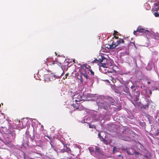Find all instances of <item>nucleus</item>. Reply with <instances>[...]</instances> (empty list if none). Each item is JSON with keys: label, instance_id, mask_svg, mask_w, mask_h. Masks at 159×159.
<instances>
[{"label": "nucleus", "instance_id": "10", "mask_svg": "<svg viewBox=\"0 0 159 159\" xmlns=\"http://www.w3.org/2000/svg\"><path fill=\"white\" fill-rule=\"evenodd\" d=\"M49 65L52 66L53 68H57L59 66V65L57 61H52L51 62Z\"/></svg>", "mask_w": 159, "mask_h": 159}, {"label": "nucleus", "instance_id": "11", "mask_svg": "<svg viewBox=\"0 0 159 159\" xmlns=\"http://www.w3.org/2000/svg\"><path fill=\"white\" fill-rule=\"evenodd\" d=\"M107 99L109 102V103L110 104L112 105H115V101L114 99L112 98L111 97H109L107 98Z\"/></svg>", "mask_w": 159, "mask_h": 159}, {"label": "nucleus", "instance_id": "46", "mask_svg": "<svg viewBox=\"0 0 159 159\" xmlns=\"http://www.w3.org/2000/svg\"><path fill=\"white\" fill-rule=\"evenodd\" d=\"M120 155H119V157H120Z\"/></svg>", "mask_w": 159, "mask_h": 159}, {"label": "nucleus", "instance_id": "44", "mask_svg": "<svg viewBox=\"0 0 159 159\" xmlns=\"http://www.w3.org/2000/svg\"><path fill=\"white\" fill-rule=\"evenodd\" d=\"M134 104V105L135 106V105H134V104Z\"/></svg>", "mask_w": 159, "mask_h": 159}, {"label": "nucleus", "instance_id": "45", "mask_svg": "<svg viewBox=\"0 0 159 159\" xmlns=\"http://www.w3.org/2000/svg\"><path fill=\"white\" fill-rule=\"evenodd\" d=\"M3 104L2 103V105H3Z\"/></svg>", "mask_w": 159, "mask_h": 159}, {"label": "nucleus", "instance_id": "28", "mask_svg": "<svg viewBox=\"0 0 159 159\" xmlns=\"http://www.w3.org/2000/svg\"><path fill=\"white\" fill-rule=\"evenodd\" d=\"M154 15L156 17L159 16V13H158L157 12H155Z\"/></svg>", "mask_w": 159, "mask_h": 159}, {"label": "nucleus", "instance_id": "21", "mask_svg": "<svg viewBox=\"0 0 159 159\" xmlns=\"http://www.w3.org/2000/svg\"><path fill=\"white\" fill-rule=\"evenodd\" d=\"M159 134V129H157L156 130V132L154 134V135L155 136H157Z\"/></svg>", "mask_w": 159, "mask_h": 159}, {"label": "nucleus", "instance_id": "12", "mask_svg": "<svg viewBox=\"0 0 159 159\" xmlns=\"http://www.w3.org/2000/svg\"><path fill=\"white\" fill-rule=\"evenodd\" d=\"M95 153L98 154H100L101 152V150L100 148L96 146L95 147Z\"/></svg>", "mask_w": 159, "mask_h": 159}, {"label": "nucleus", "instance_id": "36", "mask_svg": "<svg viewBox=\"0 0 159 159\" xmlns=\"http://www.w3.org/2000/svg\"><path fill=\"white\" fill-rule=\"evenodd\" d=\"M134 153L136 154L137 155H138L139 154V153L138 152H134V153L133 154H134Z\"/></svg>", "mask_w": 159, "mask_h": 159}, {"label": "nucleus", "instance_id": "6", "mask_svg": "<svg viewBox=\"0 0 159 159\" xmlns=\"http://www.w3.org/2000/svg\"><path fill=\"white\" fill-rule=\"evenodd\" d=\"M100 66L104 68H109L112 66V63L109 60H107L106 63L103 62L102 65Z\"/></svg>", "mask_w": 159, "mask_h": 159}, {"label": "nucleus", "instance_id": "13", "mask_svg": "<svg viewBox=\"0 0 159 159\" xmlns=\"http://www.w3.org/2000/svg\"><path fill=\"white\" fill-rule=\"evenodd\" d=\"M124 91L126 93L128 94L129 93V89L126 87H125V88L124 89Z\"/></svg>", "mask_w": 159, "mask_h": 159}, {"label": "nucleus", "instance_id": "4", "mask_svg": "<svg viewBox=\"0 0 159 159\" xmlns=\"http://www.w3.org/2000/svg\"><path fill=\"white\" fill-rule=\"evenodd\" d=\"M81 94L80 93H76L74 94L73 100L76 102H80L82 101Z\"/></svg>", "mask_w": 159, "mask_h": 159}, {"label": "nucleus", "instance_id": "42", "mask_svg": "<svg viewBox=\"0 0 159 159\" xmlns=\"http://www.w3.org/2000/svg\"><path fill=\"white\" fill-rule=\"evenodd\" d=\"M55 53H56V56H57V54L56 53V52H55Z\"/></svg>", "mask_w": 159, "mask_h": 159}, {"label": "nucleus", "instance_id": "31", "mask_svg": "<svg viewBox=\"0 0 159 159\" xmlns=\"http://www.w3.org/2000/svg\"><path fill=\"white\" fill-rule=\"evenodd\" d=\"M117 33H118V32L117 31H116V30H114V33H113V35H116V34Z\"/></svg>", "mask_w": 159, "mask_h": 159}, {"label": "nucleus", "instance_id": "38", "mask_svg": "<svg viewBox=\"0 0 159 159\" xmlns=\"http://www.w3.org/2000/svg\"><path fill=\"white\" fill-rule=\"evenodd\" d=\"M150 81H148V82H147V83H148V84H150Z\"/></svg>", "mask_w": 159, "mask_h": 159}, {"label": "nucleus", "instance_id": "29", "mask_svg": "<svg viewBox=\"0 0 159 159\" xmlns=\"http://www.w3.org/2000/svg\"><path fill=\"white\" fill-rule=\"evenodd\" d=\"M103 143H104L106 144H107V140L106 139H103Z\"/></svg>", "mask_w": 159, "mask_h": 159}, {"label": "nucleus", "instance_id": "34", "mask_svg": "<svg viewBox=\"0 0 159 159\" xmlns=\"http://www.w3.org/2000/svg\"><path fill=\"white\" fill-rule=\"evenodd\" d=\"M69 75V73H66L65 75V79L67 77V76H68Z\"/></svg>", "mask_w": 159, "mask_h": 159}, {"label": "nucleus", "instance_id": "14", "mask_svg": "<svg viewBox=\"0 0 159 159\" xmlns=\"http://www.w3.org/2000/svg\"><path fill=\"white\" fill-rule=\"evenodd\" d=\"M65 151L68 153H70L71 152V150L69 148H68L67 146H66V148L65 149Z\"/></svg>", "mask_w": 159, "mask_h": 159}, {"label": "nucleus", "instance_id": "40", "mask_svg": "<svg viewBox=\"0 0 159 159\" xmlns=\"http://www.w3.org/2000/svg\"><path fill=\"white\" fill-rule=\"evenodd\" d=\"M42 71V70H39V72H41V71Z\"/></svg>", "mask_w": 159, "mask_h": 159}, {"label": "nucleus", "instance_id": "2", "mask_svg": "<svg viewBox=\"0 0 159 159\" xmlns=\"http://www.w3.org/2000/svg\"><path fill=\"white\" fill-rule=\"evenodd\" d=\"M15 133L14 132H11L6 134L4 136L5 141L7 143H9L15 138Z\"/></svg>", "mask_w": 159, "mask_h": 159}, {"label": "nucleus", "instance_id": "30", "mask_svg": "<svg viewBox=\"0 0 159 159\" xmlns=\"http://www.w3.org/2000/svg\"><path fill=\"white\" fill-rule=\"evenodd\" d=\"M114 38H115L116 39H118V37L116 36L115 35H114V37L112 38V39H113Z\"/></svg>", "mask_w": 159, "mask_h": 159}, {"label": "nucleus", "instance_id": "39", "mask_svg": "<svg viewBox=\"0 0 159 159\" xmlns=\"http://www.w3.org/2000/svg\"><path fill=\"white\" fill-rule=\"evenodd\" d=\"M19 122H20V125H21V124H22V122L19 121Z\"/></svg>", "mask_w": 159, "mask_h": 159}, {"label": "nucleus", "instance_id": "7", "mask_svg": "<svg viewBox=\"0 0 159 159\" xmlns=\"http://www.w3.org/2000/svg\"><path fill=\"white\" fill-rule=\"evenodd\" d=\"M82 106L81 104H79L77 103H74L72 106V107L74 108V111L75 110H81Z\"/></svg>", "mask_w": 159, "mask_h": 159}, {"label": "nucleus", "instance_id": "8", "mask_svg": "<svg viewBox=\"0 0 159 159\" xmlns=\"http://www.w3.org/2000/svg\"><path fill=\"white\" fill-rule=\"evenodd\" d=\"M134 95L135 97V99L134 100L135 101H138L139 100V98L140 95V91H134Z\"/></svg>", "mask_w": 159, "mask_h": 159}, {"label": "nucleus", "instance_id": "27", "mask_svg": "<svg viewBox=\"0 0 159 159\" xmlns=\"http://www.w3.org/2000/svg\"><path fill=\"white\" fill-rule=\"evenodd\" d=\"M51 145L52 148L56 152H57V150L56 149V148H55L54 146H53L51 143Z\"/></svg>", "mask_w": 159, "mask_h": 159}, {"label": "nucleus", "instance_id": "41", "mask_svg": "<svg viewBox=\"0 0 159 159\" xmlns=\"http://www.w3.org/2000/svg\"><path fill=\"white\" fill-rule=\"evenodd\" d=\"M150 93L151 94H152V92H151V91H150Z\"/></svg>", "mask_w": 159, "mask_h": 159}, {"label": "nucleus", "instance_id": "25", "mask_svg": "<svg viewBox=\"0 0 159 159\" xmlns=\"http://www.w3.org/2000/svg\"><path fill=\"white\" fill-rule=\"evenodd\" d=\"M88 71H89L91 73V75H94V72L92 71V70L91 69H90Z\"/></svg>", "mask_w": 159, "mask_h": 159}, {"label": "nucleus", "instance_id": "26", "mask_svg": "<svg viewBox=\"0 0 159 159\" xmlns=\"http://www.w3.org/2000/svg\"><path fill=\"white\" fill-rule=\"evenodd\" d=\"M149 105H145L143 107L145 109H147L148 108Z\"/></svg>", "mask_w": 159, "mask_h": 159}, {"label": "nucleus", "instance_id": "43", "mask_svg": "<svg viewBox=\"0 0 159 159\" xmlns=\"http://www.w3.org/2000/svg\"><path fill=\"white\" fill-rule=\"evenodd\" d=\"M20 128H22V127H20Z\"/></svg>", "mask_w": 159, "mask_h": 159}, {"label": "nucleus", "instance_id": "37", "mask_svg": "<svg viewBox=\"0 0 159 159\" xmlns=\"http://www.w3.org/2000/svg\"><path fill=\"white\" fill-rule=\"evenodd\" d=\"M105 81H106L107 82H109V80H105Z\"/></svg>", "mask_w": 159, "mask_h": 159}, {"label": "nucleus", "instance_id": "22", "mask_svg": "<svg viewBox=\"0 0 159 159\" xmlns=\"http://www.w3.org/2000/svg\"><path fill=\"white\" fill-rule=\"evenodd\" d=\"M92 63H97L98 65L99 64L98 61L97 59H95L92 61Z\"/></svg>", "mask_w": 159, "mask_h": 159}, {"label": "nucleus", "instance_id": "16", "mask_svg": "<svg viewBox=\"0 0 159 159\" xmlns=\"http://www.w3.org/2000/svg\"><path fill=\"white\" fill-rule=\"evenodd\" d=\"M117 148H116L115 147H114L113 148L112 150V153L113 154L115 153L116 152H118V150H117Z\"/></svg>", "mask_w": 159, "mask_h": 159}, {"label": "nucleus", "instance_id": "15", "mask_svg": "<svg viewBox=\"0 0 159 159\" xmlns=\"http://www.w3.org/2000/svg\"><path fill=\"white\" fill-rule=\"evenodd\" d=\"M125 151H126L128 155H133V154H132L130 152V149H129L128 148H126L125 149Z\"/></svg>", "mask_w": 159, "mask_h": 159}, {"label": "nucleus", "instance_id": "1", "mask_svg": "<svg viewBox=\"0 0 159 159\" xmlns=\"http://www.w3.org/2000/svg\"><path fill=\"white\" fill-rule=\"evenodd\" d=\"M126 38H124V39H121L119 38L116 41V42L115 43L113 40H111L109 42V44H108V46L106 47L107 48H109L111 49L115 48L116 47L120 44H127V43H126L125 40H126ZM129 43H128V44Z\"/></svg>", "mask_w": 159, "mask_h": 159}, {"label": "nucleus", "instance_id": "33", "mask_svg": "<svg viewBox=\"0 0 159 159\" xmlns=\"http://www.w3.org/2000/svg\"><path fill=\"white\" fill-rule=\"evenodd\" d=\"M52 59V57H51V58H48L47 59H46V61H49V60L50 59Z\"/></svg>", "mask_w": 159, "mask_h": 159}, {"label": "nucleus", "instance_id": "32", "mask_svg": "<svg viewBox=\"0 0 159 159\" xmlns=\"http://www.w3.org/2000/svg\"><path fill=\"white\" fill-rule=\"evenodd\" d=\"M126 138V139L125 140V141L129 140H130V137H127V136Z\"/></svg>", "mask_w": 159, "mask_h": 159}, {"label": "nucleus", "instance_id": "3", "mask_svg": "<svg viewBox=\"0 0 159 159\" xmlns=\"http://www.w3.org/2000/svg\"><path fill=\"white\" fill-rule=\"evenodd\" d=\"M140 33L143 34L145 33L147 35H149L150 34V32L149 30L142 28L141 26H139L138 27L137 30L134 31V35H137V34Z\"/></svg>", "mask_w": 159, "mask_h": 159}, {"label": "nucleus", "instance_id": "35", "mask_svg": "<svg viewBox=\"0 0 159 159\" xmlns=\"http://www.w3.org/2000/svg\"><path fill=\"white\" fill-rule=\"evenodd\" d=\"M65 151V149H61V152L62 153L64 152Z\"/></svg>", "mask_w": 159, "mask_h": 159}, {"label": "nucleus", "instance_id": "5", "mask_svg": "<svg viewBox=\"0 0 159 159\" xmlns=\"http://www.w3.org/2000/svg\"><path fill=\"white\" fill-rule=\"evenodd\" d=\"M80 75L83 76L86 79H88V73L86 70L84 69L83 68L80 67Z\"/></svg>", "mask_w": 159, "mask_h": 159}, {"label": "nucleus", "instance_id": "19", "mask_svg": "<svg viewBox=\"0 0 159 159\" xmlns=\"http://www.w3.org/2000/svg\"><path fill=\"white\" fill-rule=\"evenodd\" d=\"M131 88L133 89V92H134V91H136L135 87L134 85H132L131 87Z\"/></svg>", "mask_w": 159, "mask_h": 159}, {"label": "nucleus", "instance_id": "23", "mask_svg": "<svg viewBox=\"0 0 159 159\" xmlns=\"http://www.w3.org/2000/svg\"><path fill=\"white\" fill-rule=\"evenodd\" d=\"M107 59H106L104 57H103L102 62V64L103 63V62L104 63H106L107 62Z\"/></svg>", "mask_w": 159, "mask_h": 159}, {"label": "nucleus", "instance_id": "18", "mask_svg": "<svg viewBox=\"0 0 159 159\" xmlns=\"http://www.w3.org/2000/svg\"><path fill=\"white\" fill-rule=\"evenodd\" d=\"M89 127L90 128H95V126L93 125H91L89 123Z\"/></svg>", "mask_w": 159, "mask_h": 159}, {"label": "nucleus", "instance_id": "24", "mask_svg": "<svg viewBox=\"0 0 159 159\" xmlns=\"http://www.w3.org/2000/svg\"><path fill=\"white\" fill-rule=\"evenodd\" d=\"M79 80L80 81V82L82 83L83 81V79L82 78V76L80 75V78H79Z\"/></svg>", "mask_w": 159, "mask_h": 159}, {"label": "nucleus", "instance_id": "9", "mask_svg": "<svg viewBox=\"0 0 159 159\" xmlns=\"http://www.w3.org/2000/svg\"><path fill=\"white\" fill-rule=\"evenodd\" d=\"M81 66L84 69L87 71V70L88 71L89 70L91 69L90 66L89 65H88L86 63L81 65Z\"/></svg>", "mask_w": 159, "mask_h": 159}, {"label": "nucleus", "instance_id": "47", "mask_svg": "<svg viewBox=\"0 0 159 159\" xmlns=\"http://www.w3.org/2000/svg\"><path fill=\"white\" fill-rule=\"evenodd\" d=\"M0 140H1V139H0Z\"/></svg>", "mask_w": 159, "mask_h": 159}, {"label": "nucleus", "instance_id": "20", "mask_svg": "<svg viewBox=\"0 0 159 159\" xmlns=\"http://www.w3.org/2000/svg\"><path fill=\"white\" fill-rule=\"evenodd\" d=\"M103 104H104L105 105V106H104L103 107V108L105 109H106L107 108V103H106V102H103Z\"/></svg>", "mask_w": 159, "mask_h": 159}, {"label": "nucleus", "instance_id": "17", "mask_svg": "<svg viewBox=\"0 0 159 159\" xmlns=\"http://www.w3.org/2000/svg\"><path fill=\"white\" fill-rule=\"evenodd\" d=\"M102 58L101 59H99V60H98V62L99 63V64L100 63H101V65H102V60H103V57H102Z\"/></svg>", "mask_w": 159, "mask_h": 159}]
</instances>
